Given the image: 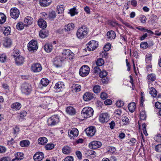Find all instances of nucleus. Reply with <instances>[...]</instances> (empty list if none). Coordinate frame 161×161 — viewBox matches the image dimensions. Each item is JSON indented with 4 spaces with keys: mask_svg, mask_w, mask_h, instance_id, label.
Segmentation results:
<instances>
[{
    "mask_svg": "<svg viewBox=\"0 0 161 161\" xmlns=\"http://www.w3.org/2000/svg\"><path fill=\"white\" fill-rule=\"evenodd\" d=\"M93 98V94L90 92H86L83 95V98L85 101H88Z\"/></svg>",
    "mask_w": 161,
    "mask_h": 161,
    "instance_id": "obj_21",
    "label": "nucleus"
},
{
    "mask_svg": "<svg viewBox=\"0 0 161 161\" xmlns=\"http://www.w3.org/2000/svg\"><path fill=\"white\" fill-rule=\"evenodd\" d=\"M63 61L61 56H57L54 59L53 65L56 67H60L62 65V62Z\"/></svg>",
    "mask_w": 161,
    "mask_h": 161,
    "instance_id": "obj_13",
    "label": "nucleus"
},
{
    "mask_svg": "<svg viewBox=\"0 0 161 161\" xmlns=\"http://www.w3.org/2000/svg\"><path fill=\"white\" fill-rule=\"evenodd\" d=\"M19 10L16 8H12L10 11V14L12 18L16 19L19 17Z\"/></svg>",
    "mask_w": 161,
    "mask_h": 161,
    "instance_id": "obj_9",
    "label": "nucleus"
},
{
    "mask_svg": "<svg viewBox=\"0 0 161 161\" xmlns=\"http://www.w3.org/2000/svg\"><path fill=\"white\" fill-rule=\"evenodd\" d=\"M15 158L18 160H21L23 158V154L21 153H15Z\"/></svg>",
    "mask_w": 161,
    "mask_h": 161,
    "instance_id": "obj_32",
    "label": "nucleus"
},
{
    "mask_svg": "<svg viewBox=\"0 0 161 161\" xmlns=\"http://www.w3.org/2000/svg\"><path fill=\"white\" fill-rule=\"evenodd\" d=\"M93 91L96 93H97L100 91V87L99 86H95L93 88Z\"/></svg>",
    "mask_w": 161,
    "mask_h": 161,
    "instance_id": "obj_48",
    "label": "nucleus"
},
{
    "mask_svg": "<svg viewBox=\"0 0 161 161\" xmlns=\"http://www.w3.org/2000/svg\"><path fill=\"white\" fill-rule=\"evenodd\" d=\"M122 121L125 123V124L128 123L129 122L128 118L126 116H124L122 118Z\"/></svg>",
    "mask_w": 161,
    "mask_h": 161,
    "instance_id": "obj_60",
    "label": "nucleus"
},
{
    "mask_svg": "<svg viewBox=\"0 0 161 161\" xmlns=\"http://www.w3.org/2000/svg\"><path fill=\"white\" fill-rule=\"evenodd\" d=\"M107 94L105 92H102L100 95L101 98L103 100L106 99L108 97Z\"/></svg>",
    "mask_w": 161,
    "mask_h": 161,
    "instance_id": "obj_53",
    "label": "nucleus"
},
{
    "mask_svg": "<svg viewBox=\"0 0 161 161\" xmlns=\"http://www.w3.org/2000/svg\"><path fill=\"white\" fill-rule=\"evenodd\" d=\"M53 49V47L51 44H46L44 46V50L47 53L50 52Z\"/></svg>",
    "mask_w": 161,
    "mask_h": 161,
    "instance_id": "obj_27",
    "label": "nucleus"
},
{
    "mask_svg": "<svg viewBox=\"0 0 161 161\" xmlns=\"http://www.w3.org/2000/svg\"><path fill=\"white\" fill-rule=\"evenodd\" d=\"M86 132L88 136H92L94 135L96 132V129L93 126L88 127L86 130Z\"/></svg>",
    "mask_w": 161,
    "mask_h": 161,
    "instance_id": "obj_14",
    "label": "nucleus"
},
{
    "mask_svg": "<svg viewBox=\"0 0 161 161\" xmlns=\"http://www.w3.org/2000/svg\"><path fill=\"white\" fill-rule=\"evenodd\" d=\"M155 139L157 141L161 142V134H158L156 136Z\"/></svg>",
    "mask_w": 161,
    "mask_h": 161,
    "instance_id": "obj_64",
    "label": "nucleus"
},
{
    "mask_svg": "<svg viewBox=\"0 0 161 161\" xmlns=\"http://www.w3.org/2000/svg\"><path fill=\"white\" fill-rule=\"evenodd\" d=\"M52 99L49 97H46L44 98L43 99L44 103L45 105H47L50 103Z\"/></svg>",
    "mask_w": 161,
    "mask_h": 161,
    "instance_id": "obj_40",
    "label": "nucleus"
},
{
    "mask_svg": "<svg viewBox=\"0 0 161 161\" xmlns=\"http://www.w3.org/2000/svg\"><path fill=\"white\" fill-rule=\"evenodd\" d=\"M110 116L107 113H103L100 115L99 120L101 123L108 122Z\"/></svg>",
    "mask_w": 161,
    "mask_h": 161,
    "instance_id": "obj_8",
    "label": "nucleus"
},
{
    "mask_svg": "<svg viewBox=\"0 0 161 161\" xmlns=\"http://www.w3.org/2000/svg\"><path fill=\"white\" fill-rule=\"evenodd\" d=\"M87 45L88 50L90 51H92L98 46V44L97 41L92 40L89 42Z\"/></svg>",
    "mask_w": 161,
    "mask_h": 161,
    "instance_id": "obj_7",
    "label": "nucleus"
},
{
    "mask_svg": "<svg viewBox=\"0 0 161 161\" xmlns=\"http://www.w3.org/2000/svg\"><path fill=\"white\" fill-rule=\"evenodd\" d=\"M28 49L31 52L36 51L38 49V45L36 41L31 40L28 43L27 45Z\"/></svg>",
    "mask_w": 161,
    "mask_h": 161,
    "instance_id": "obj_5",
    "label": "nucleus"
},
{
    "mask_svg": "<svg viewBox=\"0 0 161 161\" xmlns=\"http://www.w3.org/2000/svg\"><path fill=\"white\" fill-rule=\"evenodd\" d=\"M88 30L85 26H82L79 28L76 32V36L79 39H82L87 36Z\"/></svg>",
    "mask_w": 161,
    "mask_h": 161,
    "instance_id": "obj_1",
    "label": "nucleus"
},
{
    "mask_svg": "<svg viewBox=\"0 0 161 161\" xmlns=\"http://www.w3.org/2000/svg\"><path fill=\"white\" fill-rule=\"evenodd\" d=\"M56 16V14L55 11H52L50 12L48 15V18L51 20H53Z\"/></svg>",
    "mask_w": 161,
    "mask_h": 161,
    "instance_id": "obj_42",
    "label": "nucleus"
},
{
    "mask_svg": "<svg viewBox=\"0 0 161 161\" xmlns=\"http://www.w3.org/2000/svg\"><path fill=\"white\" fill-rule=\"evenodd\" d=\"M79 131L78 130L75 128H74L69 130L68 132V135L70 138L74 139L75 137H77L78 135Z\"/></svg>",
    "mask_w": 161,
    "mask_h": 161,
    "instance_id": "obj_12",
    "label": "nucleus"
},
{
    "mask_svg": "<svg viewBox=\"0 0 161 161\" xmlns=\"http://www.w3.org/2000/svg\"><path fill=\"white\" fill-rule=\"evenodd\" d=\"M22 92L26 95H28L31 92L32 87L30 84L27 83L23 84L21 86Z\"/></svg>",
    "mask_w": 161,
    "mask_h": 161,
    "instance_id": "obj_4",
    "label": "nucleus"
},
{
    "mask_svg": "<svg viewBox=\"0 0 161 161\" xmlns=\"http://www.w3.org/2000/svg\"><path fill=\"white\" fill-rule=\"evenodd\" d=\"M11 159L8 157H4L0 159V161H10Z\"/></svg>",
    "mask_w": 161,
    "mask_h": 161,
    "instance_id": "obj_63",
    "label": "nucleus"
},
{
    "mask_svg": "<svg viewBox=\"0 0 161 161\" xmlns=\"http://www.w3.org/2000/svg\"><path fill=\"white\" fill-rule=\"evenodd\" d=\"M140 20L142 23H145L147 20L145 16L142 15L140 17Z\"/></svg>",
    "mask_w": 161,
    "mask_h": 161,
    "instance_id": "obj_58",
    "label": "nucleus"
},
{
    "mask_svg": "<svg viewBox=\"0 0 161 161\" xmlns=\"http://www.w3.org/2000/svg\"><path fill=\"white\" fill-rule=\"evenodd\" d=\"M30 142L28 140H23L20 142V145L22 147H27L30 144Z\"/></svg>",
    "mask_w": 161,
    "mask_h": 161,
    "instance_id": "obj_39",
    "label": "nucleus"
},
{
    "mask_svg": "<svg viewBox=\"0 0 161 161\" xmlns=\"http://www.w3.org/2000/svg\"><path fill=\"white\" fill-rule=\"evenodd\" d=\"M38 25L41 28H44L47 27V23L46 21L41 19H40L38 22Z\"/></svg>",
    "mask_w": 161,
    "mask_h": 161,
    "instance_id": "obj_26",
    "label": "nucleus"
},
{
    "mask_svg": "<svg viewBox=\"0 0 161 161\" xmlns=\"http://www.w3.org/2000/svg\"><path fill=\"white\" fill-rule=\"evenodd\" d=\"M110 48V45L109 44H108L106 45L104 47V50L105 51V52H103V53L104 55H102V57H105L106 56V51H108V50H109V49Z\"/></svg>",
    "mask_w": 161,
    "mask_h": 161,
    "instance_id": "obj_35",
    "label": "nucleus"
},
{
    "mask_svg": "<svg viewBox=\"0 0 161 161\" xmlns=\"http://www.w3.org/2000/svg\"><path fill=\"white\" fill-rule=\"evenodd\" d=\"M43 158L44 154L42 152H37L33 156V159L35 161H40Z\"/></svg>",
    "mask_w": 161,
    "mask_h": 161,
    "instance_id": "obj_18",
    "label": "nucleus"
},
{
    "mask_svg": "<svg viewBox=\"0 0 161 161\" xmlns=\"http://www.w3.org/2000/svg\"><path fill=\"white\" fill-rule=\"evenodd\" d=\"M32 18L29 16H27L24 19V25L25 26L27 27L31 25L32 23Z\"/></svg>",
    "mask_w": 161,
    "mask_h": 161,
    "instance_id": "obj_20",
    "label": "nucleus"
},
{
    "mask_svg": "<svg viewBox=\"0 0 161 161\" xmlns=\"http://www.w3.org/2000/svg\"><path fill=\"white\" fill-rule=\"evenodd\" d=\"M41 83L43 86H46L48 85L49 80L47 79L42 78L41 80Z\"/></svg>",
    "mask_w": 161,
    "mask_h": 161,
    "instance_id": "obj_41",
    "label": "nucleus"
},
{
    "mask_svg": "<svg viewBox=\"0 0 161 161\" xmlns=\"http://www.w3.org/2000/svg\"><path fill=\"white\" fill-rule=\"evenodd\" d=\"M147 79L151 81H155L156 79V76L154 74H151L147 75Z\"/></svg>",
    "mask_w": 161,
    "mask_h": 161,
    "instance_id": "obj_36",
    "label": "nucleus"
},
{
    "mask_svg": "<svg viewBox=\"0 0 161 161\" xmlns=\"http://www.w3.org/2000/svg\"><path fill=\"white\" fill-rule=\"evenodd\" d=\"M66 111L68 114L71 115H74L76 113L75 109L71 106L67 107L66 109Z\"/></svg>",
    "mask_w": 161,
    "mask_h": 161,
    "instance_id": "obj_22",
    "label": "nucleus"
},
{
    "mask_svg": "<svg viewBox=\"0 0 161 161\" xmlns=\"http://www.w3.org/2000/svg\"><path fill=\"white\" fill-rule=\"evenodd\" d=\"M74 25L72 23L68 24L65 26L63 29H60L59 30V32L60 34H63L64 32L69 31L72 30L74 27Z\"/></svg>",
    "mask_w": 161,
    "mask_h": 161,
    "instance_id": "obj_10",
    "label": "nucleus"
},
{
    "mask_svg": "<svg viewBox=\"0 0 161 161\" xmlns=\"http://www.w3.org/2000/svg\"><path fill=\"white\" fill-rule=\"evenodd\" d=\"M10 31L11 29L10 27H6L3 32V34L5 36H7L9 34Z\"/></svg>",
    "mask_w": 161,
    "mask_h": 161,
    "instance_id": "obj_47",
    "label": "nucleus"
},
{
    "mask_svg": "<svg viewBox=\"0 0 161 161\" xmlns=\"http://www.w3.org/2000/svg\"><path fill=\"white\" fill-rule=\"evenodd\" d=\"M128 108L131 112H133L136 108L135 104L134 103H129L128 106Z\"/></svg>",
    "mask_w": 161,
    "mask_h": 161,
    "instance_id": "obj_30",
    "label": "nucleus"
},
{
    "mask_svg": "<svg viewBox=\"0 0 161 161\" xmlns=\"http://www.w3.org/2000/svg\"><path fill=\"white\" fill-rule=\"evenodd\" d=\"M51 0H40V3L41 6L45 7L48 6L51 3Z\"/></svg>",
    "mask_w": 161,
    "mask_h": 161,
    "instance_id": "obj_25",
    "label": "nucleus"
},
{
    "mask_svg": "<svg viewBox=\"0 0 161 161\" xmlns=\"http://www.w3.org/2000/svg\"><path fill=\"white\" fill-rule=\"evenodd\" d=\"M54 147V145L53 144H47L45 146V148L47 150H50Z\"/></svg>",
    "mask_w": 161,
    "mask_h": 161,
    "instance_id": "obj_49",
    "label": "nucleus"
},
{
    "mask_svg": "<svg viewBox=\"0 0 161 161\" xmlns=\"http://www.w3.org/2000/svg\"><path fill=\"white\" fill-rule=\"evenodd\" d=\"M12 42L11 40L9 38H6L5 40L3 43L4 46L6 47H9L12 44Z\"/></svg>",
    "mask_w": 161,
    "mask_h": 161,
    "instance_id": "obj_33",
    "label": "nucleus"
},
{
    "mask_svg": "<svg viewBox=\"0 0 161 161\" xmlns=\"http://www.w3.org/2000/svg\"><path fill=\"white\" fill-rule=\"evenodd\" d=\"M69 13L70 14L71 16H73L76 14H77L78 12H77L76 10V8L74 7L73 8L70 10Z\"/></svg>",
    "mask_w": 161,
    "mask_h": 161,
    "instance_id": "obj_43",
    "label": "nucleus"
},
{
    "mask_svg": "<svg viewBox=\"0 0 161 161\" xmlns=\"http://www.w3.org/2000/svg\"><path fill=\"white\" fill-rule=\"evenodd\" d=\"M140 117L142 120H145L146 117V112L144 111H142L140 113Z\"/></svg>",
    "mask_w": 161,
    "mask_h": 161,
    "instance_id": "obj_44",
    "label": "nucleus"
},
{
    "mask_svg": "<svg viewBox=\"0 0 161 161\" xmlns=\"http://www.w3.org/2000/svg\"><path fill=\"white\" fill-rule=\"evenodd\" d=\"M108 38L109 39H114L116 37V34L115 32L113 31H108L107 33Z\"/></svg>",
    "mask_w": 161,
    "mask_h": 161,
    "instance_id": "obj_24",
    "label": "nucleus"
},
{
    "mask_svg": "<svg viewBox=\"0 0 161 161\" xmlns=\"http://www.w3.org/2000/svg\"><path fill=\"white\" fill-rule=\"evenodd\" d=\"M102 143L100 142L94 141L89 144V147L91 149H96L100 147Z\"/></svg>",
    "mask_w": 161,
    "mask_h": 161,
    "instance_id": "obj_15",
    "label": "nucleus"
},
{
    "mask_svg": "<svg viewBox=\"0 0 161 161\" xmlns=\"http://www.w3.org/2000/svg\"><path fill=\"white\" fill-rule=\"evenodd\" d=\"M48 35V31L46 30H43L40 31L39 36L42 38H44Z\"/></svg>",
    "mask_w": 161,
    "mask_h": 161,
    "instance_id": "obj_29",
    "label": "nucleus"
},
{
    "mask_svg": "<svg viewBox=\"0 0 161 161\" xmlns=\"http://www.w3.org/2000/svg\"><path fill=\"white\" fill-rule=\"evenodd\" d=\"M57 10L58 11V14L62 13V12L64 10V8H63V6L61 5L57 7Z\"/></svg>",
    "mask_w": 161,
    "mask_h": 161,
    "instance_id": "obj_52",
    "label": "nucleus"
},
{
    "mask_svg": "<svg viewBox=\"0 0 161 161\" xmlns=\"http://www.w3.org/2000/svg\"><path fill=\"white\" fill-rule=\"evenodd\" d=\"M140 47L141 48L146 49L148 47V45L146 42H142L140 44Z\"/></svg>",
    "mask_w": 161,
    "mask_h": 161,
    "instance_id": "obj_50",
    "label": "nucleus"
},
{
    "mask_svg": "<svg viewBox=\"0 0 161 161\" xmlns=\"http://www.w3.org/2000/svg\"><path fill=\"white\" fill-rule=\"evenodd\" d=\"M59 121L58 117L57 116L54 115L49 119L47 122L49 125H53L58 123Z\"/></svg>",
    "mask_w": 161,
    "mask_h": 161,
    "instance_id": "obj_11",
    "label": "nucleus"
},
{
    "mask_svg": "<svg viewBox=\"0 0 161 161\" xmlns=\"http://www.w3.org/2000/svg\"><path fill=\"white\" fill-rule=\"evenodd\" d=\"M14 57H16L15 58V63L17 65H21L24 62V58L23 56L19 55L16 57V56L14 55Z\"/></svg>",
    "mask_w": 161,
    "mask_h": 161,
    "instance_id": "obj_19",
    "label": "nucleus"
},
{
    "mask_svg": "<svg viewBox=\"0 0 161 161\" xmlns=\"http://www.w3.org/2000/svg\"><path fill=\"white\" fill-rule=\"evenodd\" d=\"M90 70V69L88 66L83 65L80 69L79 74L81 76H86L89 74Z\"/></svg>",
    "mask_w": 161,
    "mask_h": 161,
    "instance_id": "obj_6",
    "label": "nucleus"
},
{
    "mask_svg": "<svg viewBox=\"0 0 161 161\" xmlns=\"http://www.w3.org/2000/svg\"><path fill=\"white\" fill-rule=\"evenodd\" d=\"M61 57L63 60L65 59L71 60L73 58L74 54L70 50L65 49L63 51Z\"/></svg>",
    "mask_w": 161,
    "mask_h": 161,
    "instance_id": "obj_3",
    "label": "nucleus"
},
{
    "mask_svg": "<svg viewBox=\"0 0 161 161\" xmlns=\"http://www.w3.org/2000/svg\"><path fill=\"white\" fill-rule=\"evenodd\" d=\"M62 152L65 154H68L70 153L71 149L68 146H65L63 148Z\"/></svg>",
    "mask_w": 161,
    "mask_h": 161,
    "instance_id": "obj_34",
    "label": "nucleus"
},
{
    "mask_svg": "<svg viewBox=\"0 0 161 161\" xmlns=\"http://www.w3.org/2000/svg\"><path fill=\"white\" fill-rule=\"evenodd\" d=\"M124 105L123 102L121 100L118 101L116 103V105L117 106L120 107L123 106Z\"/></svg>",
    "mask_w": 161,
    "mask_h": 161,
    "instance_id": "obj_56",
    "label": "nucleus"
},
{
    "mask_svg": "<svg viewBox=\"0 0 161 161\" xmlns=\"http://www.w3.org/2000/svg\"><path fill=\"white\" fill-rule=\"evenodd\" d=\"M64 86V85L63 82L59 81L56 83L54 88L56 90V91L59 92L63 89Z\"/></svg>",
    "mask_w": 161,
    "mask_h": 161,
    "instance_id": "obj_17",
    "label": "nucleus"
},
{
    "mask_svg": "<svg viewBox=\"0 0 161 161\" xmlns=\"http://www.w3.org/2000/svg\"><path fill=\"white\" fill-rule=\"evenodd\" d=\"M6 17L3 13H0V24H2L5 22Z\"/></svg>",
    "mask_w": 161,
    "mask_h": 161,
    "instance_id": "obj_38",
    "label": "nucleus"
},
{
    "mask_svg": "<svg viewBox=\"0 0 161 161\" xmlns=\"http://www.w3.org/2000/svg\"><path fill=\"white\" fill-rule=\"evenodd\" d=\"M6 59V55L4 54H2L0 55V61L2 63H4Z\"/></svg>",
    "mask_w": 161,
    "mask_h": 161,
    "instance_id": "obj_51",
    "label": "nucleus"
},
{
    "mask_svg": "<svg viewBox=\"0 0 161 161\" xmlns=\"http://www.w3.org/2000/svg\"><path fill=\"white\" fill-rule=\"evenodd\" d=\"M149 93L153 97H155L157 96V91L153 87H152L150 89Z\"/></svg>",
    "mask_w": 161,
    "mask_h": 161,
    "instance_id": "obj_37",
    "label": "nucleus"
},
{
    "mask_svg": "<svg viewBox=\"0 0 161 161\" xmlns=\"http://www.w3.org/2000/svg\"><path fill=\"white\" fill-rule=\"evenodd\" d=\"M155 150L159 153L161 152V144H158L155 146Z\"/></svg>",
    "mask_w": 161,
    "mask_h": 161,
    "instance_id": "obj_55",
    "label": "nucleus"
},
{
    "mask_svg": "<svg viewBox=\"0 0 161 161\" xmlns=\"http://www.w3.org/2000/svg\"><path fill=\"white\" fill-rule=\"evenodd\" d=\"M104 63V60L102 58L98 59L96 62V64L97 65L99 66H102Z\"/></svg>",
    "mask_w": 161,
    "mask_h": 161,
    "instance_id": "obj_46",
    "label": "nucleus"
},
{
    "mask_svg": "<svg viewBox=\"0 0 161 161\" xmlns=\"http://www.w3.org/2000/svg\"><path fill=\"white\" fill-rule=\"evenodd\" d=\"M73 157L71 156H67L64 159V161H73Z\"/></svg>",
    "mask_w": 161,
    "mask_h": 161,
    "instance_id": "obj_62",
    "label": "nucleus"
},
{
    "mask_svg": "<svg viewBox=\"0 0 161 161\" xmlns=\"http://www.w3.org/2000/svg\"><path fill=\"white\" fill-rule=\"evenodd\" d=\"M42 69L41 64H33L31 67V70L34 72H37L40 71Z\"/></svg>",
    "mask_w": 161,
    "mask_h": 161,
    "instance_id": "obj_16",
    "label": "nucleus"
},
{
    "mask_svg": "<svg viewBox=\"0 0 161 161\" xmlns=\"http://www.w3.org/2000/svg\"><path fill=\"white\" fill-rule=\"evenodd\" d=\"M71 89L72 92H77L80 91L81 86L78 84H73L71 86Z\"/></svg>",
    "mask_w": 161,
    "mask_h": 161,
    "instance_id": "obj_23",
    "label": "nucleus"
},
{
    "mask_svg": "<svg viewBox=\"0 0 161 161\" xmlns=\"http://www.w3.org/2000/svg\"><path fill=\"white\" fill-rule=\"evenodd\" d=\"M47 139L45 137H40L38 139L39 144L41 145H43L45 144L47 142Z\"/></svg>",
    "mask_w": 161,
    "mask_h": 161,
    "instance_id": "obj_31",
    "label": "nucleus"
},
{
    "mask_svg": "<svg viewBox=\"0 0 161 161\" xmlns=\"http://www.w3.org/2000/svg\"><path fill=\"white\" fill-rule=\"evenodd\" d=\"M107 75V72L105 70L102 71L100 72L99 76L101 78L104 77H106Z\"/></svg>",
    "mask_w": 161,
    "mask_h": 161,
    "instance_id": "obj_54",
    "label": "nucleus"
},
{
    "mask_svg": "<svg viewBox=\"0 0 161 161\" xmlns=\"http://www.w3.org/2000/svg\"><path fill=\"white\" fill-rule=\"evenodd\" d=\"M136 140L135 138H132L128 142V143L131 146H133L136 142Z\"/></svg>",
    "mask_w": 161,
    "mask_h": 161,
    "instance_id": "obj_57",
    "label": "nucleus"
},
{
    "mask_svg": "<svg viewBox=\"0 0 161 161\" xmlns=\"http://www.w3.org/2000/svg\"><path fill=\"white\" fill-rule=\"evenodd\" d=\"M93 110L92 108L86 107L82 109L81 111V114L85 118H87L93 115Z\"/></svg>",
    "mask_w": 161,
    "mask_h": 161,
    "instance_id": "obj_2",
    "label": "nucleus"
},
{
    "mask_svg": "<svg viewBox=\"0 0 161 161\" xmlns=\"http://www.w3.org/2000/svg\"><path fill=\"white\" fill-rule=\"evenodd\" d=\"M13 133L14 134H17L19 131V129L18 127L16 126L13 128Z\"/></svg>",
    "mask_w": 161,
    "mask_h": 161,
    "instance_id": "obj_59",
    "label": "nucleus"
},
{
    "mask_svg": "<svg viewBox=\"0 0 161 161\" xmlns=\"http://www.w3.org/2000/svg\"><path fill=\"white\" fill-rule=\"evenodd\" d=\"M115 113L116 115H121L122 114V110L120 108H119L115 111Z\"/></svg>",
    "mask_w": 161,
    "mask_h": 161,
    "instance_id": "obj_61",
    "label": "nucleus"
},
{
    "mask_svg": "<svg viewBox=\"0 0 161 161\" xmlns=\"http://www.w3.org/2000/svg\"><path fill=\"white\" fill-rule=\"evenodd\" d=\"M21 107V104L18 102H16L13 104L11 108L14 110H19Z\"/></svg>",
    "mask_w": 161,
    "mask_h": 161,
    "instance_id": "obj_28",
    "label": "nucleus"
},
{
    "mask_svg": "<svg viewBox=\"0 0 161 161\" xmlns=\"http://www.w3.org/2000/svg\"><path fill=\"white\" fill-rule=\"evenodd\" d=\"M24 24L22 22H19L17 23L16 28L18 30H22L24 28Z\"/></svg>",
    "mask_w": 161,
    "mask_h": 161,
    "instance_id": "obj_45",
    "label": "nucleus"
}]
</instances>
